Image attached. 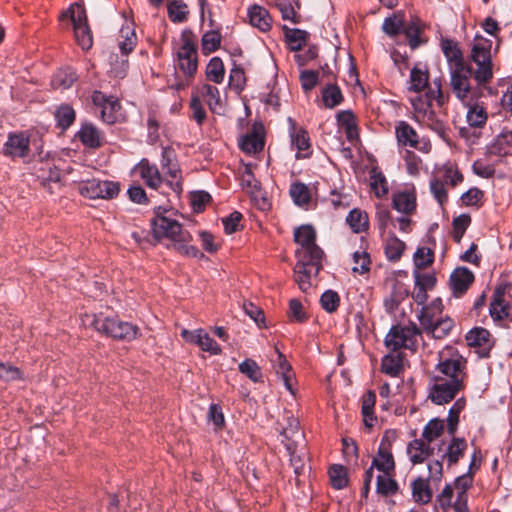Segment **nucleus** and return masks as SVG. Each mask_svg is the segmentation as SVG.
<instances>
[{"label":"nucleus","mask_w":512,"mask_h":512,"mask_svg":"<svg viewBox=\"0 0 512 512\" xmlns=\"http://www.w3.org/2000/svg\"><path fill=\"white\" fill-rule=\"evenodd\" d=\"M289 193L293 202L298 206H306L311 200V191L309 187L301 182L291 184Z\"/></svg>","instance_id":"obj_39"},{"label":"nucleus","mask_w":512,"mask_h":512,"mask_svg":"<svg viewBox=\"0 0 512 512\" xmlns=\"http://www.w3.org/2000/svg\"><path fill=\"white\" fill-rule=\"evenodd\" d=\"M91 319L90 326L97 332L115 340L131 342L141 336L140 328L130 322L121 321L116 317L100 315H85Z\"/></svg>","instance_id":"obj_4"},{"label":"nucleus","mask_w":512,"mask_h":512,"mask_svg":"<svg viewBox=\"0 0 512 512\" xmlns=\"http://www.w3.org/2000/svg\"><path fill=\"white\" fill-rule=\"evenodd\" d=\"M69 20L73 26L74 36L77 44L83 49L88 50L93 43L92 32L88 25L85 8L78 4H72L60 16V21Z\"/></svg>","instance_id":"obj_7"},{"label":"nucleus","mask_w":512,"mask_h":512,"mask_svg":"<svg viewBox=\"0 0 512 512\" xmlns=\"http://www.w3.org/2000/svg\"><path fill=\"white\" fill-rule=\"evenodd\" d=\"M434 261V252L431 248L420 247L414 254V263L417 268L424 269Z\"/></svg>","instance_id":"obj_61"},{"label":"nucleus","mask_w":512,"mask_h":512,"mask_svg":"<svg viewBox=\"0 0 512 512\" xmlns=\"http://www.w3.org/2000/svg\"><path fill=\"white\" fill-rule=\"evenodd\" d=\"M373 466L386 475H390L395 469V462L389 445H380L377 455L373 458Z\"/></svg>","instance_id":"obj_32"},{"label":"nucleus","mask_w":512,"mask_h":512,"mask_svg":"<svg viewBox=\"0 0 512 512\" xmlns=\"http://www.w3.org/2000/svg\"><path fill=\"white\" fill-rule=\"evenodd\" d=\"M94 105L100 108V115L104 122L114 124L119 117L120 103L113 96L107 97L100 91L92 95Z\"/></svg>","instance_id":"obj_19"},{"label":"nucleus","mask_w":512,"mask_h":512,"mask_svg":"<svg viewBox=\"0 0 512 512\" xmlns=\"http://www.w3.org/2000/svg\"><path fill=\"white\" fill-rule=\"evenodd\" d=\"M403 33H404L405 37L408 39V43H409L411 50H415L424 42L420 37L421 28L415 22H412V23L404 26Z\"/></svg>","instance_id":"obj_55"},{"label":"nucleus","mask_w":512,"mask_h":512,"mask_svg":"<svg viewBox=\"0 0 512 512\" xmlns=\"http://www.w3.org/2000/svg\"><path fill=\"white\" fill-rule=\"evenodd\" d=\"M397 144L402 147H411L423 153H429L432 145L428 140H420L416 130L406 121H399L395 125Z\"/></svg>","instance_id":"obj_13"},{"label":"nucleus","mask_w":512,"mask_h":512,"mask_svg":"<svg viewBox=\"0 0 512 512\" xmlns=\"http://www.w3.org/2000/svg\"><path fill=\"white\" fill-rule=\"evenodd\" d=\"M320 303L324 310H326L328 313H332L337 310L340 303V298L335 291L327 290L322 294Z\"/></svg>","instance_id":"obj_64"},{"label":"nucleus","mask_w":512,"mask_h":512,"mask_svg":"<svg viewBox=\"0 0 512 512\" xmlns=\"http://www.w3.org/2000/svg\"><path fill=\"white\" fill-rule=\"evenodd\" d=\"M308 33L300 29H290L286 33L287 42L292 51H299L305 46Z\"/></svg>","instance_id":"obj_51"},{"label":"nucleus","mask_w":512,"mask_h":512,"mask_svg":"<svg viewBox=\"0 0 512 512\" xmlns=\"http://www.w3.org/2000/svg\"><path fill=\"white\" fill-rule=\"evenodd\" d=\"M338 126L344 130L349 141L359 138L356 115L351 110H341L336 115Z\"/></svg>","instance_id":"obj_27"},{"label":"nucleus","mask_w":512,"mask_h":512,"mask_svg":"<svg viewBox=\"0 0 512 512\" xmlns=\"http://www.w3.org/2000/svg\"><path fill=\"white\" fill-rule=\"evenodd\" d=\"M436 101L438 106H443L448 101V96L445 95L442 91L441 80L435 79L433 81V87H430L425 95V98L422 96H417L412 99L411 103L414 108L417 119H422L425 121L432 119L434 113L431 110L432 101Z\"/></svg>","instance_id":"obj_8"},{"label":"nucleus","mask_w":512,"mask_h":512,"mask_svg":"<svg viewBox=\"0 0 512 512\" xmlns=\"http://www.w3.org/2000/svg\"><path fill=\"white\" fill-rule=\"evenodd\" d=\"M206 78L216 84H220L224 80L225 69L222 60L219 57L210 59L205 70Z\"/></svg>","instance_id":"obj_41"},{"label":"nucleus","mask_w":512,"mask_h":512,"mask_svg":"<svg viewBox=\"0 0 512 512\" xmlns=\"http://www.w3.org/2000/svg\"><path fill=\"white\" fill-rule=\"evenodd\" d=\"M249 23L262 32H267L272 27V17L263 6L254 4L248 9Z\"/></svg>","instance_id":"obj_25"},{"label":"nucleus","mask_w":512,"mask_h":512,"mask_svg":"<svg viewBox=\"0 0 512 512\" xmlns=\"http://www.w3.org/2000/svg\"><path fill=\"white\" fill-rule=\"evenodd\" d=\"M434 178H440L442 183L446 186L449 185L451 188H455L463 182L464 176L459 171L457 166L452 163H446L442 165L436 173L433 175Z\"/></svg>","instance_id":"obj_30"},{"label":"nucleus","mask_w":512,"mask_h":512,"mask_svg":"<svg viewBox=\"0 0 512 512\" xmlns=\"http://www.w3.org/2000/svg\"><path fill=\"white\" fill-rule=\"evenodd\" d=\"M407 452L413 464H420L433 453V449L428 442L422 439H415L409 443Z\"/></svg>","instance_id":"obj_31"},{"label":"nucleus","mask_w":512,"mask_h":512,"mask_svg":"<svg viewBox=\"0 0 512 512\" xmlns=\"http://www.w3.org/2000/svg\"><path fill=\"white\" fill-rule=\"evenodd\" d=\"M490 336V332L485 328L475 327L467 333L466 341L468 346L481 348L482 355L486 356L491 349Z\"/></svg>","instance_id":"obj_29"},{"label":"nucleus","mask_w":512,"mask_h":512,"mask_svg":"<svg viewBox=\"0 0 512 512\" xmlns=\"http://www.w3.org/2000/svg\"><path fill=\"white\" fill-rule=\"evenodd\" d=\"M413 499L420 504H427L432 498L428 481L422 478H417L412 483Z\"/></svg>","instance_id":"obj_38"},{"label":"nucleus","mask_w":512,"mask_h":512,"mask_svg":"<svg viewBox=\"0 0 512 512\" xmlns=\"http://www.w3.org/2000/svg\"><path fill=\"white\" fill-rule=\"evenodd\" d=\"M330 482L333 488L343 489L348 484L347 471L342 465H333L329 469Z\"/></svg>","instance_id":"obj_49"},{"label":"nucleus","mask_w":512,"mask_h":512,"mask_svg":"<svg viewBox=\"0 0 512 512\" xmlns=\"http://www.w3.org/2000/svg\"><path fill=\"white\" fill-rule=\"evenodd\" d=\"M297 262L294 266V281L302 292H307L311 286L312 275L317 276L322 269V259L296 256Z\"/></svg>","instance_id":"obj_11"},{"label":"nucleus","mask_w":512,"mask_h":512,"mask_svg":"<svg viewBox=\"0 0 512 512\" xmlns=\"http://www.w3.org/2000/svg\"><path fill=\"white\" fill-rule=\"evenodd\" d=\"M430 192L433 195L434 199L438 202L440 206H443L448 200V192L446 185L442 183L440 178L432 177L430 179Z\"/></svg>","instance_id":"obj_53"},{"label":"nucleus","mask_w":512,"mask_h":512,"mask_svg":"<svg viewBox=\"0 0 512 512\" xmlns=\"http://www.w3.org/2000/svg\"><path fill=\"white\" fill-rule=\"evenodd\" d=\"M198 95L204 98L213 113L221 114L224 111V102L217 87L203 84L199 89Z\"/></svg>","instance_id":"obj_28"},{"label":"nucleus","mask_w":512,"mask_h":512,"mask_svg":"<svg viewBox=\"0 0 512 512\" xmlns=\"http://www.w3.org/2000/svg\"><path fill=\"white\" fill-rule=\"evenodd\" d=\"M132 236L138 244L147 242L155 245L163 240H169L179 253L190 257L204 258V254L197 247L187 245L191 240V235L183 229V226H152L148 233L134 232Z\"/></svg>","instance_id":"obj_2"},{"label":"nucleus","mask_w":512,"mask_h":512,"mask_svg":"<svg viewBox=\"0 0 512 512\" xmlns=\"http://www.w3.org/2000/svg\"><path fill=\"white\" fill-rule=\"evenodd\" d=\"M174 61L177 70L182 72L184 80L171 85L175 90L185 89L194 78L198 69L197 40L191 30H184L178 46L174 48Z\"/></svg>","instance_id":"obj_3"},{"label":"nucleus","mask_w":512,"mask_h":512,"mask_svg":"<svg viewBox=\"0 0 512 512\" xmlns=\"http://www.w3.org/2000/svg\"><path fill=\"white\" fill-rule=\"evenodd\" d=\"M221 43V35L218 31H208L203 34L201 39V48L204 55L216 51Z\"/></svg>","instance_id":"obj_47"},{"label":"nucleus","mask_w":512,"mask_h":512,"mask_svg":"<svg viewBox=\"0 0 512 512\" xmlns=\"http://www.w3.org/2000/svg\"><path fill=\"white\" fill-rule=\"evenodd\" d=\"M294 240L301 245V249L296 251V256H307L322 259L324 253L316 244V231L313 226H297L294 230Z\"/></svg>","instance_id":"obj_12"},{"label":"nucleus","mask_w":512,"mask_h":512,"mask_svg":"<svg viewBox=\"0 0 512 512\" xmlns=\"http://www.w3.org/2000/svg\"><path fill=\"white\" fill-rule=\"evenodd\" d=\"M83 196L91 199L103 198L111 199L118 195L119 185L113 181L90 180L80 187Z\"/></svg>","instance_id":"obj_16"},{"label":"nucleus","mask_w":512,"mask_h":512,"mask_svg":"<svg viewBox=\"0 0 512 512\" xmlns=\"http://www.w3.org/2000/svg\"><path fill=\"white\" fill-rule=\"evenodd\" d=\"M467 447L468 445L464 438L453 437L442 458L447 460L448 466L455 465L463 457Z\"/></svg>","instance_id":"obj_33"},{"label":"nucleus","mask_w":512,"mask_h":512,"mask_svg":"<svg viewBox=\"0 0 512 512\" xmlns=\"http://www.w3.org/2000/svg\"><path fill=\"white\" fill-rule=\"evenodd\" d=\"M30 152V139L25 132L10 133L3 146V154L12 159L24 158Z\"/></svg>","instance_id":"obj_20"},{"label":"nucleus","mask_w":512,"mask_h":512,"mask_svg":"<svg viewBox=\"0 0 512 512\" xmlns=\"http://www.w3.org/2000/svg\"><path fill=\"white\" fill-rule=\"evenodd\" d=\"M136 170L148 187L158 189L161 186L163 178L155 164H151L147 159H142L136 166Z\"/></svg>","instance_id":"obj_24"},{"label":"nucleus","mask_w":512,"mask_h":512,"mask_svg":"<svg viewBox=\"0 0 512 512\" xmlns=\"http://www.w3.org/2000/svg\"><path fill=\"white\" fill-rule=\"evenodd\" d=\"M466 406L465 398H459L455 401L453 406L449 410L448 418H447V430L448 433L454 435L457 426L459 423V415L464 410Z\"/></svg>","instance_id":"obj_43"},{"label":"nucleus","mask_w":512,"mask_h":512,"mask_svg":"<svg viewBox=\"0 0 512 512\" xmlns=\"http://www.w3.org/2000/svg\"><path fill=\"white\" fill-rule=\"evenodd\" d=\"M77 136L81 143L88 148L97 149L104 144L102 133L91 123H84Z\"/></svg>","instance_id":"obj_26"},{"label":"nucleus","mask_w":512,"mask_h":512,"mask_svg":"<svg viewBox=\"0 0 512 512\" xmlns=\"http://www.w3.org/2000/svg\"><path fill=\"white\" fill-rule=\"evenodd\" d=\"M476 463V454L472 456V460L469 466V472L456 478L454 481V488L456 491V500L453 504L455 512H468L467 507V490L472 486L473 483V467Z\"/></svg>","instance_id":"obj_18"},{"label":"nucleus","mask_w":512,"mask_h":512,"mask_svg":"<svg viewBox=\"0 0 512 512\" xmlns=\"http://www.w3.org/2000/svg\"><path fill=\"white\" fill-rule=\"evenodd\" d=\"M161 167L170 179L167 180L170 187L176 193L182 192V176L176 155L173 149L163 147L161 154Z\"/></svg>","instance_id":"obj_15"},{"label":"nucleus","mask_w":512,"mask_h":512,"mask_svg":"<svg viewBox=\"0 0 512 512\" xmlns=\"http://www.w3.org/2000/svg\"><path fill=\"white\" fill-rule=\"evenodd\" d=\"M405 250V243L395 235H389L386 238L385 254L390 261H397L401 258Z\"/></svg>","instance_id":"obj_42"},{"label":"nucleus","mask_w":512,"mask_h":512,"mask_svg":"<svg viewBox=\"0 0 512 512\" xmlns=\"http://www.w3.org/2000/svg\"><path fill=\"white\" fill-rule=\"evenodd\" d=\"M449 74L451 92L464 106L475 104L483 96V88L486 84L476 82L473 85L471 83L473 73L470 66L460 70L456 69V71Z\"/></svg>","instance_id":"obj_6"},{"label":"nucleus","mask_w":512,"mask_h":512,"mask_svg":"<svg viewBox=\"0 0 512 512\" xmlns=\"http://www.w3.org/2000/svg\"><path fill=\"white\" fill-rule=\"evenodd\" d=\"M275 7L281 12L282 18L284 20H289L292 22H297L296 17L297 13L292 5L291 0H270Z\"/></svg>","instance_id":"obj_63"},{"label":"nucleus","mask_w":512,"mask_h":512,"mask_svg":"<svg viewBox=\"0 0 512 512\" xmlns=\"http://www.w3.org/2000/svg\"><path fill=\"white\" fill-rule=\"evenodd\" d=\"M370 187L377 197H383L388 194V182L384 174L377 170H372L370 175Z\"/></svg>","instance_id":"obj_45"},{"label":"nucleus","mask_w":512,"mask_h":512,"mask_svg":"<svg viewBox=\"0 0 512 512\" xmlns=\"http://www.w3.org/2000/svg\"><path fill=\"white\" fill-rule=\"evenodd\" d=\"M288 318L290 321L303 323L307 320V314L304 310L302 303L297 299L289 301Z\"/></svg>","instance_id":"obj_62"},{"label":"nucleus","mask_w":512,"mask_h":512,"mask_svg":"<svg viewBox=\"0 0 512 512\" xmlns=\"http://www.w3.org/2000/svg\"><path fill=\"white\" fill-rule=\"evenodd\" d=\"M444 430V421L440 419H432L424 427L422 436L423 439L429 444L441 436Z\"/></svg>","instance_id":"obj_48"},{"label":"nucleus","mask_w":512,"mask_h":512,"mask_svg":"<svg viewBox=\"0 0 512 512\" xmlns=\"http://www.w3.org/2000/svg\"><path fill=\"white\" fill-rule=\"evenodd\" d=\"M76 79V73L72 69L61 70L55 74L52 80V85L55 88L67 89L72 86Z\"/></svg>","instance_id":"obj_56"},{"label":"nucleus","mask_w":512,"mask_h":512,"mask_svg":"<svg viewBox=\"0 0 512 512\" xmlns=\"http://www.w3.org/2000/svg\"><path fill=\"white\" fill-rule=\"evenodd\" d=\"M322 101L327 108H334L341 104L343 95L337 85L329 84L322 90Z\"/></svg>","instance_id":"obj_44"},{"label":"nucleus","mask_w":512,"mask_h":512,"mask_svg":"<svg viewBox=\"0 0 512 512\" xmlns=\"http://www.w3.org/2000/svg\"><path fill=\"white\" fill-rule=\"evenodd\" d=\"M403 159L407 173L413 177L418 176L422 168V159L411 150H405Z\"/></svg>","instance_id":"obj_54"},{"label":"nucleus","mask_w":512,"mask_h":512,"mask_svg":"<svg viewBox=\"0 0 512 512\" xmlns=\"http://www.w3.org/2000/svg\"><path fill=\"white\" fill-rule=\"evenodd\" d=\"M429 82V73L427 69H422L415 65L410 72L409 90L419 93L423 91Z\"/></svg>","instance_id":"obj_36"},{"label":"nucleus","mask_w":512,"mask_h":512,"mask_svg":"<svg viewBox=\"0 0 512 512\" xmlns=\"http://www.w3.org/2000/svg\"><path fill=\"white\" fill-rule=\"evenodd\" d=\"M453 325V321L450 318H440L437 319V321L432 325L431 329L427 330L426 333L435 339H442L449 334L453 328Z\"/></svg>","instance_id":"obj_50"},{"label":"nucleus","mask_w":512,"mask_h":512,"mask_svg":"<svg viewBox=\"0 0 512 512\" xmlns=\"http://www.w3.org/2000/svg\"><path fill=\"white\" fill-rule=\"evenodd\" d=\"M512 152V130L504 128L495 138L490 147V153L497 156H506Z\"/></svg>","instance_id":"obj_34"},{"label":"nucleus","mask_w":512,"mask_h":512,"mask_svg":"<svg viewBox=\"0 0 512 512\" xmlns=\"http://www.w3.org/2000/svg\"><path fill=\"white\" fill-rule=\"evenodd\" d=\"M239 371L245 374L253 382H259L262 379L260 366L252 359H246L239 364Z\"/></svg>","instance_id":"obj_57"},{"label":"nucleus","mask_w":512,"mask_h":512,"mask_svg":"<svg viewBox=\"0 0 512 512\" xmlns=\"http://www.w3.org/2000/svg\"><path fill=\"white\" fill-rule=\"evenodd\" d=\"M197 345L203 351L209 352L213 355L221 353L220 346L203 329H198Z\"/></svg>","instance_id":"obj_52"},{"label":"nucleus","mask_w":512,"mask_h":512,"mask_svg":"<svg viewBox=\"0 0 512 512\" xmlns=\"http://www.w3.org/2000/svg\"><path fill=\"white\" fill-rule=\"evenodd\" d=\"M119 48L124 55H128L133 51L137 44V36L135 30L130 26L126 25L120 30Z\"/></svg>","instance_id":"obj_40"},{"label":"nucleus","mask_w":512,"mask_h":512,"mask_svg":"<svg viewBox=\"0 0 512 512\" xmlns=\"http://www.w3.org/2000/svg\"><path fill=\"white\" fill-rule=\"evenodd\" d=\"M492 41L477 35L471 45L469 59L476 65L473 79L480 84H488L493 78Z\"/></svg>","instance_id":"obj_5"},{"label":"nucleus","mask_w":512,"mask_h":512,"mask_svg":"<svg viewBox=\"0 0 512 512\" xmlns=\"http://www.w3.org/2000/svg\"><path fill=\"white\" fill-rule=\"evenodd\" d=\"M468 108L466 121L468 127H462L459 131L462 138H465L471 144H475L481 136V129L486 125L488 115L486 109L476 102Z\"/></svg>","instance_id":"obj_10"},{"label":"nucleus","mask_w":512,"mask_h":512,"mask_svg":"<svg viewBox=\"0 0 512 512\" xmlns=\"http://www.w3.org/2000/svg\"><path fill=\"white\" fill-rule=\"evenodd\" d=\"M388 476L385 474L377 477V493L383 496L394 495L398 490L397 482Z\"/></svg>","instance_id":"obj_59"},{"label":"nucleus","mask_w":512,"mask_h":512,"mask_svg":"<svg viewBox=\"0 0 512 512\" xmlns=\"http://www.w3.org/2000/svg\"><path fill=\"white\" fill-rule=\"evenodd\" d=\"M275 351L277 353V359L275 360L274 369L276 374L281 375L282 380L284 382L285 387L287 390L293 393L292 390V379L294 377V374L292 372V367L287 361L284 354H282L278 348H275Z\"/></svg>","instance_id":"obj_35"},{"label":"nucleus","mask_w":512,"mask_h":512,"mask_svg":"<svg viewBox=\"0 0 512 512\" xmlns=\"http://www.w3.org/2000/svg\"><path fill=\"white\" fill-rule=\"evenodd\" d=\"M466 359L458 353L445 357L440 354L436 374L432 377L429 399L437 405L447 404L464 389Z\"/></svg>","instance_id":"obj_1"},{"label":"nucleus","mask_w":512,"mask_h":512,"mask_svg":"<svg viewBox=\"0 0 512 512\" xmlns=\"http://www.w3.org/2000/svg\"><path fill=\"white\" fill-rule=\"evenodd\" d=\"M376 403V394L373 391H368L364 394L362 399V416L363 422L366 427L372 428L376 421L374 416V406Z\"/></svg>","instance_id":"obj_37"},{"label":"nucleus","mask_w":512,"mask_h":512,"mask_svg":"<svg viewBox=\"0 0 512 512\" xmlns=\"http://www.w3.org/2000/svg\"><path fill=\"white\" fill-rule=\"evenodd\" d=\"M58 125L62 129H67L75 120V111L69 105L60 106L55 113Z\"/></svg>","instance_id":"obj_58"},{"label":"nucleus","mask_w":512,"mask_h":512,"mask_svg":"<svg viewBox=\"0 0 512 512\" xmlns=\"http://www.w3.org/2000/svg\"><path fill=\"white\" fill-rule=\"evenodd\" d=\"M289 123L291 148L296 150L295 157L297 159L309 158L312 155V147L308 132L302 127H297L291 118H289Z\"/></svg>","instance_id":"obj_17"},{"label":"nucleus","mask_w":512,"mask_h":512,"mask_svg":"<svg viewBox=\"0 0 512 512\" xmlns=\"http://www.w3.org/2000/svg\"><path fill=\"white\" fill-rule=\"evenodd\" d=\"M474 281V274L466 267L456 268L450 275V287L455 296L464 294Z\"/></svg>","instance_id":"obj_23"},{"label":"nucleus","mask_w":512,"mask_h":512,"mask_svg":"<svg viewBox=\"0 0 512 512\" xmlns=\"http://www.w3.org/2000/svg\"><path fill=\"white\" fill-rule=\"evenodd\" d=\"M354 266L352 271L354 273L365 274L370 270L371 259L366 251H355L353 253Z\"/></svg>","instance_id":"obj_60"},{"label":"nucleus","mask_w":512,"mask_h":512,"mask_svg":"<svg viewBox=\"0 0 512 512\" xmlns=\"http://www.w3.org/2000/svg\"><path fill=\"white\" fill-rule=\"evenodd\" d=\"M420 334L421 330L414 323L408 326L396 325L387 334L385 342L394 351L401 348L413 349L416 346V337Z\"/></svg>","instance_id":"obj_9"},{"label":"nucleus","mask_w":512,"mask_h":512,"mask_svg":"<svg viewBox=\"0 0 512 512\" xmlns=\"http://www.w3.org/2000/svg\"><path fill=\"white\" fill-rule=\"evenodd\" d=\"M264 145V127L261 123H254L251 132L242 136L239 141L241 150L249 155L262 151Z\"/></svg>","instance_id":"obj_21"},{"label":"nucleus","mask_w":512,"mask_h":512,"mask_svg":"<svg viewBox=\"0 0 512 512\" xmlns=\"http://www.w3.org/2000/svg\"><path fill=\"white\" fill-rule=\"evenodd\" d=\"M441 49L449 63V73L460 70L461 68L469 67L463 58L461 49L457 42L451 39H445L441 42Z\"/></svg>","instance_id":"obj_22"},{"label":"nucleus","mask_w":512,"mask_h":512,"mask_svg":"<svg viewBox=\"0 0 512 512\" xmlns=\"http://www.w3.org/2000/svg\"><path fill=\"white\" fill-rule=\"evenodd\" d=\"M188 7L181 0H174L168 5L169 19L174 23H181L187 19Z\"/></svg>","instance_id":"obj_46"},{"label":"nucleus","mask_w":512,"mask_h":512,"mask_svg":"<svg viewBox=\"0 0 512 512\" xmlns=\"http://www.w3.org/2000/svg\"><path fill=\"white\" fill-rule=\"evenodd\" d=\"M392 205L394 210L401 214L398 217L400 224H410L412 222V216L417 211V199L415 191L403 190L393 194Z\"/></svg>","instance_id":"obj_14"}]
</instances>
